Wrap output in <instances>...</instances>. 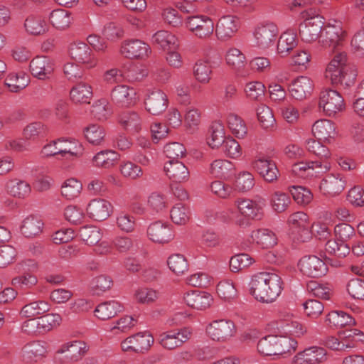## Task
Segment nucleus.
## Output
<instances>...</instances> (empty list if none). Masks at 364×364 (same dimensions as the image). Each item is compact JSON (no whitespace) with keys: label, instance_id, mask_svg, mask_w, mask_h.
<instances>
[{"label":"nucleus","instance_id":"nucleus-10","mask_svg":"<svg viewBox=\"0 0 364 364\" xmlns=\"http://www.w3.org/2000/svg\"><path fill=\"white\" fill-rule=\"evenodd\" d=\"M87 350L88 346L85 342L76 340L62 344L55 354L64 355V363H74L81 360Z\"/></svg>","mask_w":364,"mask_h":364},{"label":"nucleus","instance_id":"nucleus-37","mask_svg":"<svg viewBox=\"0 0 364 364\" xmlns=\"http://www.w3.org/2000/svg\"><path fill=\"white\" fill-rule=\"evenodd\" d=\"M326 321L331 327L342 328L355 324V320L350 315L343 311H333L327 315Z\"/></svg>","mask_w":364,"mask_h":364},{"label":"nucleus","instance_id":"nucleus-25","mask_svg":"<svg viewBox=\"0 0 364 364\" xmlns=\"http://www.w3.org/2000/svg\"><path fill=\"white\" fill-rule=\"evenodd\" d=\"M29 68L32 75L39 80L48 79L54 70L52 60L43 55L34 58L31 61Z\"/></svg>","mask_w":364,"mask_h":364},{"label":"nucleus","instance_id":"nucleus-45","mask_svg":"<svg viewBox=\"0 0 364 364\" xmlns=\"http://www.w3.org/2000/svg\"><path fill=\"white\" fill-rule=\"evenodd\" d=\"M57 143V149L58 150L59 155L62 156H65L66 154L77 156L82 154V145L77 141H68L64 139H58Z\"/></svg>","mask_w":364,"mask_h":364},{"label":"nucleus","instance_id":"nucleus-16","mask_svg":"<svg viewBox=\"0 0 364 364\" xmlns=\"http://www.w3.org/2000/svg\"><path fill=\"white\" fill-rule=\"evenodd\" d=\"M191 333L188 328L179 331H168L162 333L159 336L161 346L168 350H173L180 347L191 338Z\"/></svg>","mask_w":364,"mask_h":364},{"label":"nucleus","instance_id":"nucleus-27","mask_svg":"<svg viewBox=\"0 0 364 364\" xmlns=\"http://www.w3.org/2000/svg\"><path fill=\"white\" fill-rule=\"evenodd\" d=\"M164 171L173 182L183 183L188 180L190 172L185 164L178 160H169L164 164Z\"/></svg>","mask_w":364,"mask_h":364},{"label":"nucleus","instance_id":"nucleus-64","mask_svg":"<svg viewBox=\"0 0 364 364\" xmlns=\"http://www.w3.org/2000/svg\"><path fill=\"white\" fill-rule=\"evenodd\" d=\"M348 294L354 299L364 300V280L353 278L348 281L346 285Z\"/></svg>","mask_w":364,"mask_h":364},{"label":"nucleus","instance_id":"nucleus-12","mask_svg":"<svg viewBox=\"0 0 364 364\" xmlns=\"http://www.w3.org/2000/svg\"><path fill=\"white\" fill-rule=\"evenodd\" d=\"M301 272L309 277H321L328 271L326 263L315 255L303 257L298 264Z\"/></svg>","mask_w":364,"mask_h":364},{"label":"nucleus","instance_id":"nucleus-22","mask_svg":"<svg viewBox=\"0 0 364 364\" xmlns=\"http://www.w3.org/2000/svg\"><path fill=\"white\" fill-rule=\"evenodd\" d=\"M141 77L139 68L134 65H130L127 71L117 68L108 70L105 73L103 78L106 82L113 84L122 82L124 78H127L129 81H137Z\"/></svg>","mask_w":364,"mask_h":364},{"label":"nucleus","instance_id":"nucleus-29","mask_svg":"<svg viewBox=\"0 0 364 364\" xmlns=\"http://www.w3.org/2000/svg\"><path fill=\"white\" fill-rule=\"evenodd\" d=\"M312 133L318 140L329 141L337 135L336 124L328 119H320L312 126Z\"/></svg>","mask_w":364,"mask_h":364},{"label":"nucleus","instance_id":"nucleus-17","mask_svg":"<svg viewBox=\"0 0 364 364\" xmlns=\"http://www.w3.org/2000/svg\"><path fill=\"white\" fill-rule=\"evenodd\" d=\"M167 95L161 90H149L144 100L146 109L153 115L163 113L167 108Z\"/></svg>","mask_w":364,"mask_h":364},{"label":"nucleus","instance_id":"nucleus-54","mask_svg":"<svg viewBox=\"0 0 364 364\" xmlns=\"http://www.w3.org/2000/svg\"><path fill=\"white\" fill-rule=\"evenodd\" d=\"M5 85L11 92H18L28 85V80L23 73H11L6 78Z\"/></svg>","mask_w":364,"mask_h":364},{"label":"nucleus","instance_id":"nucleus-33","mask_svg":"<svg viewBox=\"0 0 364 364\" xmlns=\"http://www.w3.org/2000/svg\"><path fill=\"white\" fill-rule=\"evenodd\" d=\"M123 311L122 304L114 300L102 302L97 306L95 316L102 321L109 320Z\"/></svg>","mask_w":364,"mask_h":364},{"label":"nucleus","instance_id":"nucleus-43","mask_svg":"<svg viewBox=\"0 0 364 364\" xmlns=\"http://www.w3.org/2000/svg\"><path fill=\"white\" fill-rule=\"evenodd\" d=\"M319 141L314 139H307L305 144L306 148L309 153L319 159L318 161H321L323 164L327 163L326 160L331 156L330 151L328 147L323 145Z\"/></svg>","mask_w":364,"mask_h":364},{"label":"nucleus","instance_id":"nucleus-19","mask_svg":"<svg viewBox=\"0 0 364 364\" xmlns=\"http://www.w3.org/2000/svg\"><path fill=\"white\" fill-rule=\"evenodd\" d=\"M151 52L150 46L138 39L124 41L120 48L122 55L127 58L144 59Z\"/></svg>","mask_w":364,"mask_h":364},{"label":"nucleus","instance_id":"nucleus-9","mask_svg":"<svg viewBox=\"0 0 364 364\" xmlns=\"http://www.w3.org/2000/svg\"><path fill=\"white\" fill-rule=\"evenodd\" d=\"M153 336L148 333H137L124 339L121 343L123 351L144 353L154 343Z\"/></svg>","mask_w":364,"mask_h":364},{"label":"nucleus","instance_id":"nucleus-38","mask_svg":"<svg viewBox=\"0 0 364 364\" xmlns=\"http://www.w3.org/2000/svg\"><path fill=\"white\" fill-rule=\"evenodd\" d=\"M92 97V87L85 82L77 84L70 90L71 100L75 103H90Z\"/></svg>","mask_w":364,"mask_h":364},{"label":"nucleus","instance_id":"nucleus-26","mask_svg":"<svg viewBox=\"0 0 364 364\" xmlns=\"http://www.w3.org/2000/svg\"><path fill=\"white\" fill-rule=\"evenodd\" d=\"M289 90L292 97L297 100H303L311 95L314 83L309 77L299 76L291 82Z\"/></svg>","mask_w":364,"mask_h":364},{"label":"nucleus","instance_id":"nucleus-30","mask_svg":"<svg viewBox=\"0 0 364 364\" xmlns=\"http://www.w3.org/2000/svg\"><path fill=\"white\" fill-rule=\"evenodd\" d=\"M183 299L188 306L198 310H204L208 308L213 301V298L210 294L198 291L186 293Z\"/></svg>","mask_w":364,"mask_h":364},{"label":"nucleus","instance_id":"nucleus-48","mask_svg":"<svg viewBox=\"0 0 364 364\" xmlns=\"http://www.w3.org/2000/svg\"><path fill=\"white\" fill-rule=\"evenodd\" d=\"M277 328L283 333L294 336H300L306 331L305 326L295 318L288 322L278 323Z\"/></svg>","mask_w":364,"mask_h":364},{"label":"nucleus","instance_id":"nucleus-51","mask_svg":"<svg viewBox=\"0 0 364 364\" xmlns=\"http://www.w3.org/2000/svg\"><path fill=\"white\" fill-rule=\"evenodd\" d=\"M79 235L88 245H96L102 238L100 228L92 225L81 228L79 230Z\"/></svg>","mask_w":364,"mask_h":364},{"label":"nucleus","instance_id":"nucleus-13","mask_svg":"<svg viewBox=\"0 0 364 364\" xmlns=\"http://www.w3.org/2000/svg\"><path fill=\"white\" fill-rule=\"evenodd\" d=\"M188 28L200 38H209L214 31V23L207 16H192L187 18Z\"/></svg>","mask_w":364,"mask_h":364},{"label":"nucleus","instance_id":"nucleus-3","mask_svg":"<svg viewBox=\"0 0 364 364\" xmlns=\"http://www.w3.org/2000/svg\"><path fill=\"white\" fill-rule=\"evenodd\" d=\"M350 65L348 63V56L345 52H337L328 64L325 72L326 78L331 80L333 85H348L345 81L348 76Z\"/></svg>","mask_w":364,"mask_h":364},{"label":"nucleus","instance_id":"nucleus-61","mask_svg":"<svg viewBox=\"0 0 364 364\" xmlns=\"http://www.w3.org/2000/svg\"><path fill=\"white\" fill-rule=\"evenodd\" d=\"M246 95L251 100L262 101L264 97L265 86L261 82H248L245 88Z\"/></svg>","mask_w":364,"mask_h":364},{"label":"nucleus","instance_id":"nucleus-2","mask_svg":"<svg viewBox=\"0 0 364 364\" xmlns=\"http://www.w3.org/2000/svg\"><path fill=\"white\" fill-rule=\"evenodd\" d=\"M297 341L287 336L269 335L261 338L257 343V350L264 355H282L294 352Z\"/></svg>","mask_w":364,"mask_h":364},{"label":"nucleus","instance_id":"nucleus-63","mask_svg":"<svg viewBox=\"0 0 364 364\" xmlns=\"http://www.w3.org/2000/svg\"><path fill=\"white\" fill-rule=\"evenodd\" d=\"M111 113V107L105 99L97 100L92 106L91 114L93 117L98 120L107 119Z\"/></svg>","mask_w":364,"mask_h":364},{"label":"nucleus","instance_id":"nucleus-62","mask_svg":"<svg viewBox=\"0 0 364 364\" xmlns=\"http://www.w3.org/2000/svg\"><path fill=\"white\" fill-rule=\"evenodd\" d=\"M61 320V316L58 314H48L38 318V321L41 333L50 331L58 326Z\"/></svg>","mask_w":364,"mask_h":364},{"label":"nucleus","instance_id":"nucleus-28","mask_svg":"<svg viewBox=\"0 0 364 364\" xmlns=\"http://www.w3.org/2000/svg\"><path fill=\"white\" fill-rule=\"evenodd\" d=\"M111 99L120 107H129L136 101V91L127 85H117L111 92Z\"/></svg>","mask_w":364,"mask_h":364},{"label":"nucleus","instance_id":"nucleus-5","mask_svg":"<svg viewBox=\"0 0 364 364\" xmlns=\"http://www.w3.org/2000/svg\"><path fill=\"white\" fill-rule=\"evenodd\" d=\"M279 34L277 25L272 21L259 23L254 31L256 44L261 48L265 49L272 46Z\"/></svg>","mask_w":364,"mask_h":364},{"label":"nucleus","instance_id":"nucleus-42","mask_svg":"<svg viewBox=\"0 0 364 364\" xmlns=\"http://www.w3.org/2000/svg\"><path fill=\"white\" fill-rule=\"evenodd\" d=\"M297 46L296 34L291 31L283 33L277 43V53L282 56L287 55L289 52Z\"/></svg>","mask_w":364,"mask_h":364},{"label":"nucleus","instance_id":"nucleus-59","mask_svg":"<svg viewBox=\"0 0 364 364\" xmlns=\"http://www.w3.org/2000/svg\"><path fill=\"white\" fill-rule=\"evenodd\" d=\"M256 112L257 119L263 128L268 129L274 125L275 119L268 106L261 104L257 107Z\"/></svg>","mask_w":364,"mask_h":364},{"label":"nucleus","instance_id":"nucleus-1","mask_svg":"<svg viewBox=\"0 0 364 364\" xmlns=\"http://www.w3.org/2000/svg\"><path fill=\"white\" fill-rule=\"evenodd\" d=\"M250 293L262 303H272L281 294L284 289L282 277L274 272H261L252 277Z\"/></svg>","mask_w":364,"mask_h":364},{"label":"nucleus","instance_id":"nucleus-14","mask_svg":"<svg viewBox=\"0 0 364 364\" xmlns=\"http://www.w3.org/2000/svg\"><path fill=\"white\" fill-rule=\"evenodd\" d=\"M240 21L234 15H225L219 18L215 26V34L220 41L231 38L238 31Z\"/></svg>","mask_w":364,"mask_h":364},{"label":"nucleus","instance_id":"nucleus-40","mask_svg":"<svg viewBox=\"0 0 364 364\" xmlns=\"http://www.w3.org/2000/svg\"><path fill=\"white\" fill-rule=\"evenodd\" d=\"M71 14L64 9L53 10L49 16L50 21L53 26L57 29L64 30L70 26L72 22Z\"/></svg>","mask_w":364,"mask_h":364},{"label":"nucleus","instance_id":"nucleus-21","mask_svg":"<svg viewBox=\"0 0 364 364\" xmlns=\"http://www.w3.org/2000/svg\"><path fill=\"white\" fill-rule=\"evenodd\" d=\"M346 184L345 178L341 173H329L321 180L319 188L323 194L335 196L344 190Z\"/></svg>","mask_w":364,"mask_h":364},{"label":"nucleus","instance_id":"nucleus-15","mask_svg":"<svg viewBox=\"0 0 364 364\" xmlns=\"http://www.w3.org/2000/svg\"><path fill=\"white\" fill-rule=\"evenodd\" d=\"M252 165L266 182L274 183L280 176L276 163L268 157H259L252 161Z\"/></svg>","mask_w":364,"mask_h":364},{"label":"nucleus","instance_id":"nucleus-53","mask_svg":"<svg viewBox=\"0 0 364 364\" xmlns=\"http://www.w3.org/2000/svg\"><path fill=\"white\" fill-rule=\"evenodd\" d=\"M191 212L188 207L182 203L175 205L171 210L172 221L178 225L186 224L190 220Z\"/></svg>","mask_w":364,"mask_h":364},{"label":"nucleus","instance_id":"nucleus-46","mask_svg":"<svg viewBox=\"0 0 364 364\" xmlns=\"http://www.w3.org/2000/svg\"><path fill=\"white\" fill-rule=\"evenodd\" d=\"M26 31L32 35H41L46 32L47 24L41 16H29L25 21Z\"/></svg>","mask_w":364,"mask_h":364},{"label":"nucleus","instance_id":"nucleus-11","mask_svg":"<svg viewBox=\"0 0 364 364\" xmlns=\"http://www.w3.org/2000/svg\"><path fill=\"white\" fill-rule=\"evenodd\" d=\"M206 331L213 340L224 342L232 337L236 330L232 321L220 319L210 323Z\"/></svg>","mask_w":364,"mask_h":364},{"label":"nucleus","instance_id":"nucleus-32","mask_svg":"<svg viewBox=\"0 0 364 364\" xmlns=\"http://www.w3.org/2000/svg\"><path fill=\"white\" fill-rule=\"evenodd\" d=\"M251 237L257 245L262 249L272 248L277 244L278 240L275 232L267 228L252 231Z\"/></svg>","mask_w":364,"mask_h":364},{"label":"nucleus","instance_id":"nucleus-60","mask_svg":"<svg viewBox=\"0 0 364 364\" xmlns=\"http://www.w3.org/2000/svg\"><path fill=\"white\" fill-rule=\"evenodd\" d=\"M218 296L225 301H231L236 298L237 292L234 284L229 280H223L217 286Z\"/></svg>","mask_w":364,"mask_h":364},{"label":"nucleus","instance_id":"nucleus-55","mask_svg":"<svg viewBox=\"0 0 364 364\" xmlns=\"http://www.w3.org/2000/svg\"><path fill=\"white\" fill-rule=\"evenodd\" d=\"M228 123L232 133L237 138H244L247 133V128L244 121L237 115L230 114Z\"/></svg>","mask_w":364,"mask_h":364},{"label":"nucleus","instance_id":"nucleus-6","mask_svg":"<svg viewBox=\"0 0 364 364\" xmlns=\"http://www.w3.org/2000/svg\"><path fill=\"white\" fill-rule=\"evenodd\" d=\"M346 37V32L339 21L334 23H328L323 27V33L319 41L324 48H333V49L342 45Z\"/></svg>","mask_w":364,"mask_h":364},{"label":"nucleus","instance_id":"nucleus-24","mask_svg":"<svg viewBox=\"0 0 364 364\" xmlns=\"http://www.w3.org/2000/svg\"><path fill=\"white\" fill-rule=\"evenodd\" d=\"M147 235L151 240L161 244L168 243L174 238L171 226L161 221L151 223L147 229Z\"/></svg>","mask_w":364,"mask_h":364},{"label":"nucleus","instance_id":"nucleus-4","mask_svg":"<svg viewBox=\"0 0 364 364\" xmlns=\"http://www.w3.org/2000/svg\"><path fill=\"white\" fill-rule=\"evenodd\" d=\"M318 106L326 115L331 117L345 109V102L338 92L325 89L320 92Z\"/></svg>","mask_w":364,"mask_h":364},{"label":"nucleus","instance_id":"nucleus-47","mask_svg":"<svg viewBox=\"0 0 364 364\" xmlns=\"http://www.w3.org/2000/svg\"><path fill=\"white\" fill-rule=\"evenodd\" d=\"M82 188L80 181L71 178L67 179L61 186V194L68 200H73L77 198L81 193Z\"/></svg>","mask_w":364,"mask_h":364},{"label":"nucleus","instance_id":"nucleus-8","mask_svg":"<svg viewBox=\"0 0 364 364\" xmlns=\"http://www.w3.org/2000/svg\"><path fill=\"white\" fill-rule=\"evenodd\" d=\"M48 344L43 341H33L24 345L21 351L22 360L26 363H36L47 356Z\"/></svg>","mask_w":364,"mask_h":364},{"label":"nucleus","instance_id":"nucleus-18","mask_svg":"<svg viewBox=\"0 0 364 364\" xmlns=\"http://www.w3.org/2000/svg\"><path fill=\"white\" fill-rule=\"evenodd\" d=\"M327 360L326 350L321 347L311 346L297 353L293 364H321Z\"/></svg>","mask_w":364,"mask_h":364},{"label":"nucleus","instance_id":"nucleus-23","mask_svg":"<svg viewBox=\"0 0 364 364\" xmlns=\"http://www.w3.org/2000/svg\"><path fill=\"white\" fill-rule=\"evenodd\" d=\"M86 210L90 218L96 221H104L110 216L112 205L107 200L96 198L90 200Z\"/></svg>","mask_w":364,"mask_h":364},{"label":"nucleus","instance_id":"nucleus-44","mask_svg":"<svg viewBox=\"0 0 364 364\" xmlns=\"http://www.w3.org/2000/svg\"><path fill=\"white\" fill-rule=\"evenodd\" d=\"M43 225V223L39 218L31 215L23 221L21 231L26 237H32L41 232Z\"/></svg>","mask_w":364,"mask_h":364},{"label":"nucleus","instance_id":"nucleus-58","mask_svg":"<svg viewBox=\"0 0 364 364\" xmlns=\"http://www.w3.org/2000/svg\"><path fill=\"white\" fill-rule=\"evenodd\" d=\"M113 284L112 278L102 274L95 277L91 282V289L94 294L100 295L109 290Z\"/></svg>","mask_w":364,"mask_h":364},{"label":"nucleus","instance_id":"nucleus-36","mask_svg":"<svg viewBox=\"0 0 364 364\" xmlns=\"http://www.w3.org/2000/svg\"><path fill=\"white\" fill-rule=\"evenodd\" d=\"M118 160V154L112 150L106 149L97 153L92 158V165L103 168H110Z\"/></svg>","mask_w":364,"mask_h":364},{"label":"nucleus","instance_id":"nucleus-35","mask_svg":"<svg viewBox=\"0 0 364 364\" xmlns=\"http://www.w3.org/2000/svg\"><path fill=\"white\" fill-rule=\"evenodd\" d=\"M152 43L164 50L175 49L178 46L177 38L171 33L161 30L152 36Z\"/></svg>","mask_w":364,"mask_h":364},{"label":"nucleus","instance_id":"nucleus-52","mask_svg":"<svg viewBox=\"0 0 364 364\" xmlns=\"http://www.w3.org/2000/svg\"><path fill=\"white\" fill-rule=\"evenodd\" d=\"M169 269L176 274H184L188 269V264L186 257L181 254L171 255L167 260Z\"/></svg>","mask_w":364,"mask_h":364},{"label":"nucleus","instance_id":"nucleus-49","mask_svg":"<svg viewBox=\"0 0 364 364\" xmlns=\"http://www.w3.org/2000/svg\"><path fill=\"white\" fill-rule=\"evenodd\" d=\"M210 136L208 138V144L213 149L222 146L225 141V132L223 126L215 122L212 124L210 129Z\"/></svg>","mask_w":364,"mask_h":364},{"label":"nucleus","instance_id":"nucleus-57","mask_svg":"<svg viewBox=\"0 0 364 364\" xmlns=\"http://www.w3.org/2000/svg\"><path fill=\"white\" fill-rule=\"evenodd\" d=\"M291 203V198L287 193L275 191L271 197V205L277 213H283Z\"/></svg>","mask_w":364,"mask_h":364},{"label":"nucleus","instance_id":"nucleus-31","mask_svg":"<svg viewBox=\"0 0 364 364\" xmlns=\"http://www.w3.org/2000/svg\"><path fill=\"white\" fill-rule=\"evenodd\" d=\"M235 205L240 213L245 217L260 220L263 215L262 208L255 201L247 198H239Z\"/></svg>","mask_w":364,"mask_h":364},{"label":"nucleus","instance_id":"nucleus-56","mask_svg":"<svg viewBox=\"0 0 364 364\" xmlns=\"http://www.w3.org/2000/svg\"><path fill=\"white\" fill-rule=\"evenodd\" d=\"M212 73L211 66L207 61L198 60L193 67L196 79L201 83H208Z\"/></svg>","mask_w":364,"mask_h":364},{"label":"nucleus","instance_id":"nucleus-7","mask_svg":"<svg viewBox=\"0 0 364 364\" xmlns=\"http://www.w3.org/2000/svg\"><path fill=\"white\" fill-rule=\"evenodd\" d=\"M324 22L320 16L306 18L299 25V36L307 43L316 41L322 35Z\"/></svg>","mask_w":364,"mask_h":364},{"label":"nucleus","instance_id":"nucleus-34","mask_svg":"<svg viewBox=\"0 0 364 364\" xmlns=\"http://www.w3.org/2000/svg\"><path fill=\"white\" fill-rule=\"evenodd\" d=\"M121 126L132 134L138 133L141 129V119L134 111H126L119 117Z\"/></svg>","mask_w":364,"mask_h":364},{"label":"nucleus","instance_id":"nucleus-20","mask_svg":"<svg viewBox=\"0 0 364 364\" xmlns=\"http://www.w3.org/2000/svg\"><path fill=\"white\" fill-rule=\"evenodd\" d=\"M71 58L79 63L84 64L88 68H93L97 64L92 50L83 42H76L70 45L69 49Z\"/></svg>","mask_w":364,"mask_h":364},{"label":"nucleus","instance_id":"nucleus-41","mask_svg":"<svg viewBox=\"0 0 364 364\" xmlns=\"http://www.w3.org/2000/svg\"><path fill=\"white\" fill-rule=\"evenodd\" d=\"M234 171L233 164L224 159L215 160L210 167V173L216 178H227L232 175Z\"/></svg>","mask_w":364,"mask_h":364},{"label":"nucleus","instance_id":"nucleus-39","mask_svg":"<svg viewBox=\"0 0 364 364\" xmlns=\"http://www.w3.org/2000/svg\"><path fill=\"white\" fill-rule=\"evenodd\" d=\"M50 309V305L48 302L39 300L30 302L24 305L20 314L25 318H32L48 312Z\"/></svg>","mask_w":364,"mask_h":364},{"label":"nucleus","instance_id":"nucleus-50","mask_svg":"<svg viewBox=\"0 0 364 364\" xmlns=\"http://www.w3.org/2000/svg\"><path fill=\"white\" fill-rule=\"evenodd\" d=\"M6 189L11 195L18 198H25L31 191L28 183L18 179L9 181L6 184Z\"/></svg>","mask_w":364,"mask_h":364}]
</instances>
